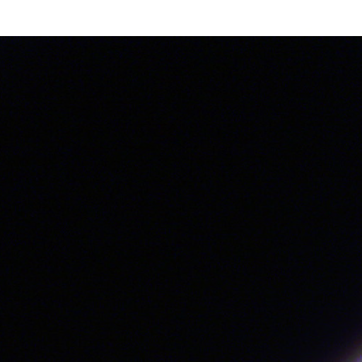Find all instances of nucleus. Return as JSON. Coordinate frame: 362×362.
I'll return each instance as SVG.
<instances>
[{"instance_id": "f257e3e1", "label": "nucleus", "mask_w": 362, "mask_h": 362, "mask_svg": "<svg viewBox=\"0 0 362 362\" xmlns=\"http://www.w3.org/2000/svg\"><path fill=\"white\" fill-rule=\"evenodd\" d=\"M353 353H362V340L359 342V344L357 346H354Z\"/></svg>"}, {"instance_id": "20e7f679", "label": "nucleus", "mask_w": 362, "mask_h": 362, "mask_svg": "<svg viewBox=\"0 0 362 362\" xmlns=\"http://www.w3.org/2000/svg\"><path fill=\"white\" fill-rule=\"evenodd\" d=\"M320 362H325L324 361H320Z\"/></svg>"}, {"instance_id": "f03ea898", "label": "nucleus", "mask_w": 362, "mask_h": 362, "mask_svg": "<svg viewBox=\"0 0 362 362\" xmlns=\"http://www.w3.org/2000/svg\"><path fill=\"white\" fill-rule=\"evenodd\" d=\"M341 362H351V358H350L349 356V355L344 356L341 358Z\"/></svg>"}, {"instance_id": "7ed1b4c3", "label": "nucleus", "mask_w": 362, "mask_h": 362, "mask_svg": "<svg viewBox=\"0 0 362 362\" xmlns=\"http://www.w3.org/2000/svg\"><path fill=\"white\" fill-rule=\"evenodd\" d=\"M185 135L186 136L189 137L190 136V134L188 132H185Z\"/></svg>"}]
</instances>
